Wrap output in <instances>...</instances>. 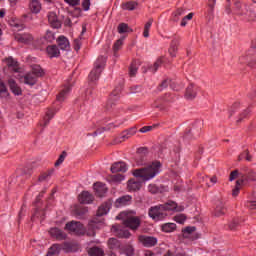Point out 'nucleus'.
I'll return each mask as SVG.
<instances>
[{"instance_id":"c85d7f7f","label":"nucleus","mask_w":256,"mask_h":256,"mask_svg":"<svg viewBox=\"0 0 256 256\" xmlns=\"http://www.w3.org/2000/svg\"><path fill=\"white\" fill-rule=\"evenodd\" d=\"M138 70H139V61L135 60L132 62L129 68L130 77H135V75H137Z\"/></svg>"},{"instance_id":"a878e982","label":"nucleus","mask_w":256,"mask_h":256,"mask_svg":"<svg viewBox=\"0 0 256 256\" xmlns=\"http://www.w3.org/2000/svg\"><path fill=\"white\" fill-rule=\"evenodd\" d=\"M47 53L49 55V57H59V48L57 47V45H51L47 47Z\"/></svg>"},{"instance_id":"e433bc0d","label":"nucleus","mask_w":256,"mask_h":256,"mask_svg":"<svg viewBox=\"0 0 256 256\" xmlns=\"http://www.w3.org/2000/svg\"><path fill=\"white\" fill-rule=\"evenodd\" d=\"M31 73H33L36 76V78L43 77V69L39 65L32 66Z\"/></svg>"},{"instance_id":"ea45409f","label":"nucleus","mask_w":256,"mask_h":256,"mask_svg":"<svg viewBox=\"0 0 256 256\" xmlns=\"http://www.w3.org/2000/svg\"><path fill=\"white\" fill-rule=\"evenodd\" d=\"M225 211V206H223V203H220L215 209L216 217H221V215H225Z\"/></svg>"},{"instance_id":"bf43d9fd","label":"nucleus","mask_w":256,"mask_h":256,"mask_svg":"<svg viewBox=\"0 0 256 256\" xmlns=\"http://www.w3.org/2000/svg\"><path fill=\"white\" fill-rule=\"evenodd\" d=\"M238 225H239V221L234 220L232 223L229 224V228H230L232 231H235V229H237Z\"/></svg>"},{"instance_id":"de8ad7c7","label":"nucleus","mask_w":256,"mask_h":256,"mask_svg":"<svg viewBox=\"0 0 256 256\" xmlns=\"http://www.w3.org/2000/svg\"><path fill=\"white\" fill-rule=\"evenodd\" d=\"M65 157H67V152H62V155H60L58 160L55 162V167H59V165L65 161Z\"/></svg>"},{"instance_id":"69168bd1","label":"nucleus","mask_w":256,"mask_h":256,"mask_svg":"<svg viewBox=\"0 0 256 256\" xmlns=\"http://www.w3.org/2000/svg\"><path fill=\"white\" fill-rule=\"evenodd\" d=\"M47 177H49V174L43 173L39 176V181H46Z\"/></svg>"},{"instance_id":"4d7b16f0","label":"nucleus","mask_w":256,"mask_h":256,"mask_svg":"<svg viewBox=\"0 0 256 256\" xmlns=\"http://www.w3.org/2000/svg\"><path fill=\"white\" fill-rule=\"evenodd\" d=\"M153 130V126H144L139 131L140 133H149V131Z\"/></svg>"},{"instance_id":"2f4dec72","label":"nucleus","mask_w":256,"mask_h":256,"mask_svg":"<svg viewBox=\"0 0 256 256\" xmlns=\"http://www.w3.org/2000/svg\"><path fill=\"white\" fill-rule=\"evenodd\" d=\"M175 229H177V224L175 223H166L162 225V231H164V233H172Z\"/></svg>"},{"instance_id":"680f3d73","label":"nucleus","mask_w":256,"mask_h":256,"mask_svg":"<svg viewBox=\"0 0 256 256\" xmlns=\"http://www.w3.org/2000/svg\"><path fill=\"white\" fill-rule=\"evenodd\" d=\"M237 175H239V171L237 170L232 171L229 177V181H235V178L237 177Z\"/></svg>"},{"instance_id":"f3484780","label":"nucleus","mask_w":256,"mask_h":256,"mask_svg":"<svg viewBox=\"0 0 256 256\" xmlns=\"http://www.w3.org/2000/svg\"><path fill=\"white\" fill-rule=\"evenodd\" d=\"M94 191L97 197H103L107 193V186L105 184L98 182L94 184Z\"/></svg>"},{"instance_id":"8fccbe9b","label":"nucleus","mask_w":256,"mask_h":256,"mask_svg":"<svg viewBox=\"0 0 256 256\" xmlns=\"http://www.w3.org/2000/svg\"><path fill=\"white\" fill-rule=\"evenodd\" d=\"M195 227L189 226L184 229V237H187V235H191V233H195Z\"/></svg>"},{"instance_id":"bb28decb","label":"nucleus","mask_w":256,"mask_h":256,"mask_svg":"<svg viewBox=\"0 0 256 256\" xmlns=\"http://www.w3.org/2000/svg\"><path fill=\"white\" fill-rule=\"evenodd\" d=\"M29 7L32 13H39V11H41V2H39L38 0H32Z\"/></svg>"},{"instance_id":"7c9ffc66","label":"nucleus","mask_w":256,"mask_h":256,"mask_svg":"<svg viewBox=\"0 0 256 256\" xmlns=\"http://www.w3.org/2000/svg\"><path fill=\"white\" fill-rule=\"evenodd\" d=\"M122 251L124 255H127V256L135 255V248H133V245L131 244H126L125 246H123Z\"/></svg>"},{"instance_id":"ddd939ff","label":"nucleus","mask_w":256,"mask_h":256,"mask_svg":"<svg viewBox=\"0 0 256 256\" xmlns=\"http://www.w3.org/2000/svg\"><path fill=\"white\" fill-rule=\"evenodd\" d=\"M78 201L83 204L93 203V194L89 193L88 191H83L78 196Z\"/></svg>"},{"instance_id":"1a4fd4ad","label":"nucleus","mask_w":256,"mask_h":256,"mask_svg":"<svg viewBox=\"0 0 256 256\" xmlns=\"http://www.w3.org/2000/svg\"><path fill=\"white\" fill-rule=\"evenodd\" d=\"M138 241L144 245V247H155L157 245V239L153 236L140 235Z\"/></svg>"},{"instance_id":"09e8293b","label":"nucleus","mask_w":256,"mask_h":256,"mask_svg":"<svg viewBox=\"0 0 256 256\" xmlns=\"http://www.w3.org/2000/svg\"><path fill=\"white\" fill-rule=\"evenodd\" d=\"M183 14V8H179L173 15V21H179V17Z\"/></svg>"},{"instance_id":"dca6fc26","label":"nucleus","mask_w":256,"mask_h":256,"mask_svg":"<svg viewBox=\"0 0 256 256\" xmlns=\"http://www.w3.org/2000/svg\"><path fill=\"white\" fill-rule=\"evenodd\" d=\"M197 91H198L197 86L193 85V84H190L186 88V93H185L186 99H195V97H197Z\"/></svg>"},{"instance_id":"412c9836","label":"nucleus","mask_w":256,"mask_h":256,"mask_svg":"<svg viewBox=\"0 0 256 256\" xmlns=\"http://www.w3.org/2000/svg\"><path fill=\"white\" fill-rule=\"evenodd\" d=\"M57 43L60 49H62V51H69L70 46H69V39H67V37L65 36L58 37Z\"/></svg>"},{"instance_id":"393cba45","label":"nucleus","mask_w":256,"mask_h":256,"mask_svg":"<svg viewBox=\"0 0 256 256\" xmlns=\"http://www.w3.org/2000/svg\"><path fill=\"white\" fill-rule=\"evenodd\" d=\"M108 246H109V249H111L112 251H117V249L121 248V243L119 242V240L115 238H110L108 240Z\"/></svg>"},{"instance_id":"b1692460","label":"nucleus","mask_w":256,"mask_h":256,"mask_svg":"<svg viewBox=\"0 0 256 256\" xmlns=\"http://www.w3.org/2000/svg\"><path fill=\"white\" fill-rule=\"evenodd\" d=\"M8 85H9L12 93H14V95H21V93H22L21 87H19V85H17V82H15V80L9 79Z\"/></svg>"},{"instance_id":"5701e85b","label":"nucleus","mask_w":256,"mask_h":256,"mask_svg":"<svg viewBox=\"0 0 256 256\" xmlns=\"http://www.w3.org/2000/svg\"><path fill=\"white\" fill-rule=\"evenodd\" d=\"M71 93V86L64 87L57 96V101L60 103L67 99V96Z\"/></svg>"},{"instance_id":"0e129e2a","label":"nucleus","mask_w":256,"mask_h":256,"mask_svg":"<svg viewBox=\"0 0 256 256\" xmlns=\"http://www.w3.org/2000/svg\"><path fill=\"white\" fill-rule=\"evenodd\" d=\"M46 39L47 41H51L52 39H55V35L53 34V32H47Z\"/></svg>"},{"instance_id":"f8f14e48","label":"nucleus","mask_w":256,"mask_h":256,"mask_svg":"<svg viewBox=\"0 0 256 256\" xmlns=\"http://www.w3.org/2000/svg\"><path fill=\"white\" fill-rule=\"evenodd\" d=\"M127 171V164L123 161L115 162L111 166L112 173H125Z\"/></svg>"},{"instance_id":"6e6d98bb","label":"nucleus","mask_w":256,"mask_h":256,"mask_svg":"<svg viewBox=\"0 0 256 256\" xmlns=\"http://www.w3.org/2000/svg\"><path fill=\"white\" fill-rule=\"evenodd\" d=\"M82 7L84 11H89V8L91 7V0H83Z\"/></svg>"},{"instance_id":"473e14b6","label":"nucleus","mask_w":256,"mask_h":256,"mask_svg":"<svg viewBox=\"0 0 256 256\" xmlns=\"http://www.w3.org/2000/svg\"><path fill=\"white\" fill-rule=\"evenodd\" d=\"M55 117V110L49 109L46 112V116L44 117V127H47L49 125V121H51Z\"/></svg>"},{"instance_id":"a211bd4d","label":"nucleus","mask_w":256,"mask_h":256,"mask_svg":"<svg viewBox=\"0 0 256 256\" xmlns=\"http://www.w3.org/2000/svg\"><path fill=\"white\" fill-rule=\"evenodd\" d=\"M49 233L51 237H54L55 239H58L60 241L67 237V234H65V232L61 231V229L59 228H52L50 229Z\"/></svg>"},{"instance_id":"5fc2aeb1","label":"nucleus","mask_w":256,"mask_h":256,"mask_svg":"<svg viewBox=\"0 0 256 256\" xmlns=\"http://www.w3.org/2000/svg\"><path fill=\"white\" fill-rule=\"evenodd\" d=\"M11 26L14 27V29H16L17 31H21L23 29V24L13 21L11 22Z\"/></svg>"},{"instance_id":"72a5a7b5","label":"nucleus","mask_w":256,"mask_h":256,"mask_svg":"<svg viewBox=\"0 0 256 256\" xmlns=\"http://www.w3.org/2000/svg\"><path fill=\"white\" fill-rule=\"evenodd\" d=\"M88 253L90 256H103L104 255L103 249H101L99 247L90 248Z\"/></svg>"},{"instance_id":"20e7f679","label":"nucleus","mask_w":256,"mask_h":256,"mask_svg":"<svg viewBox=\"0 0 256 256\" xmlns=\"http://www.w3.org/2000/svg\"><path fill=\"white\" fill-rule=\"evenodd\" d=\"M105 63H107V58L105 56H100L96 60L94 64V69L90 72L88 79L90 83H95V81L99 80V76L101 75V71L105 67Z\"/></svg>"},{"instance_id":"052dcab7","label":"nucleus","mask_w":256,"mask_h":256,"mask_svg":"<svg viewBox=\"0 0 256 256\" xmlns=\"http://www.w3.org/2000/svg\"><path fill=\"white\" fill-rule=\"evenodd\" d=\"M74 49L75 51H79L81 49V40L79 39L74 40Z\"/></svg>"},{"instance_id":"864d4df0","label":"nucleus","mask_w":256,"mask_h":256,"mask_svg":"<svg viewBox=\"0 0 256 256\" xmlns=\"http://www.w3.org/2000/svg\"><path fill=\"white\" fill-rule=\"evenodd\" d=\"M249 115V109L244 110L241 114L239 119L237 120L236 123H241V121H243V119H245L247 116Z\"/></svg>"},{"instance_id":"4be33fe9","label":"nucleus","mask_w":256,"mask_h":256,"mask_svg":"<svg viewBox=\"0 0 256 256\" xmlns=\"http://www.w3.org/2000/svg\"><path fill=\"white\" fill-rule=\"evenodd\" d=\"M129 203H131V196H122L115 201V207H125V205H129Z\"/></svg>"},{"instance_id":"37998d69","label":"nucleus","mask_w":256,"mask_h":256,"mask_svg":"<svg viewBox=\"0 0 256 256\" xmlns=\"http://www.w3.org/2000/svg\"><path fill=\"white\" fill-rule=\"evenodd\" d=\"M123 46V40L119 39L114 43L113 46V51H114V57H118L117 51H119V49H121V47Z\"/></svg>"},{"instance_id":"338daca9","label":"nucleus","mask_w":256,"mask_h":256,"mask_svg":"<svg viewBox=\"0 0 256 256\" xmlns=\"http://www.w3.org/2000/svg\"><path fill=\"white\" fill-rule=\"evenodd\" d=\"M242 157H244L246 159V161H251V156L249 155V152L248 151H245L243 154H242Z\"/></svg>"},{"instance_id":"f03ea898","label":"nucleus","mask_w":256,"mask_h":256,"mask_svg":"<svg viewBox=\"0 0 256 256\" xmlns=\"http://www.w3.org/2000/svg\"><path fill=\"white\" fill-rule=\"evenodd\" d=\"M167 211H183V207L178 208L177 203L168 201L165 204L152 206L148 211V215L154 221H161V219L167 217Z\"/></svg>"},{"instance_id":"423d86ee","label":"nucleus","mask_w":256,"mask_h":256,"mask_svg":"<svg viewBox=\"0 0 256 256\" xmlns=\"http://www.w3.org/2000/svg\"><path fill=\"white\" fill-rule=\"evenodd\" d=\"M119 95H121V87L116 88L111 93L109 100L105 106L106 111H111L115 107V101H119Z\"/></svg>"},{"instance_id":"58836bf2","label":"nucleus","mask_w":256,"mask_h":256,"mask_svg":"<svg viewBox=\"0 0 256 256\" xmlns=\"http://www.w3.org/2000/svg\"><path fill=\"white\" fill-rule=\"evenodd\" d=\"M241 185H243V180H237L236 181V186L232 190L233 197H237V195H239V191H241Z\"/></svg>"},{"instance_id":"49530a36","label":"nucleus","mask_w":256,"mask_h":256,"mask_svg":"<svg viewBox=\"0 0 256 256\" xmlns=\"http://www.w3.org/2000/svg\"><path fill=\"white\" fill-rule=\"evenodd\" d=\"M186 219L187 217H185V214H178L174 217V221H176V223H180V225H183Z\"/></svg>"},{"instance_id":"f704fd0d","label":"nucleus","mask_w":256,"mask_h":256,"mask_svg":"<svg viewBox=\"0 0 256 256\" xmlns=\"http://www.w3.org/2000/svg\"><path fill=\"white\" fill-rule=\"evenodd\" d=\"M137 2L135 1H129L123 4V9L126 11H134V9H137Z\"/></svg>"},{"instance_id":"6e6552de","label":"nucleus","mask_w":256,"mask_h":256,"mask_svg":"<svg viewBox=\"0 0 256 256\" xmlns=\"http://www.w3.org/2000/svg\"><path fill=\"white\" fill-rule=\"evenodd\" d=\"M18 79L20 83L30 85L31 87L37 83V76L32 72H28L26 75L18 77Z\"/></svg>"},{"instance_id":"4468645a","label":"nucleus","mask_w":256,"mask_h":256,"mask_svg":"<svg viewBox=\"0 0 256 256\" xmlns=\"http://www.w3.org/2000/svg\"><path fill=\"white\" fill-rule=\"evenodd\" d=\"M5 63L14 73H19L21 70V68H19V62L13 59V57L6 58Z\"/></svg>"},{"instance_id":"cd10ccee","label":"nucleus","mask_w":256,"mask_h":256,"mask_svg":"<svg viewBox=\"0 0 256 256\" xmlns=\"http://www.w3.org/2000/svg\"><path fill=\"white\" fill-rule=\"evenodd\" d=\"M136 133H137V129L136 128H131L129 130H125L121 134V140L120 141H125V139H129V137H133V135H135Z\"/></svg>"},{"instance_id":"603ef678","label":"nucleus","mask_w":256,"mask_h":256,"mask_svg":"<svg viewBox=\"0 0 256 256\" xmlns=\"http://www.w3.org/2000/svg\"><path fill=\"white\" fill-rule=\"evenodd\" d=\"M171 84V81L169 80H164L158 87L159 91H163V89H167V87Z\"/></svg>"},{"instance_id":"9d476101","label":"nucleus","mask_w":256,"mask_h":256,"mask_svg":"<svg viewBox=\"0 0 256 256\" xmlns=\"http://www.w3.org/2000/svg\"><path fill=\"white\" fill-rule=\"evenodd\" d=\"M173 101V96L171 94H166L164 99H158L153 103V107L163 111L165 109V103H171Z\"/></svg>"},{"instance_id":"c756f323","label":"nucleus","mask_w":256,"mask_h":256,"mask_svg":"<svg viewBox=\"0 0 256 256\" xmlns=\"http://www.w3.org/2000/svg\"><path fill=\"white\" fill-rule=\"evenodd\" d=\"M177 47H179V40H177V39L172 40L170 49H169V53H170L171 57L176 56Z\"/></svg>"},{"instance_id":"0eeeda50","label":"nucleus","mask_w":256,"mask_h":256,"mask_svg":"<svg viewBox=\"0 0 256 256\" xmlns=\"http://www.w3.org/2000/svg\"><path fill=\"white\" fill-rule=\"evenodd\" d=\"M112 233H115L116 237H120L122 239H129V237H131L129 230L121 227L120 225L112 226Z\"/></svg>"},{"instance_id":"2eb2a0df","label":"nucleus","mask_w":256,"mask_h":256,"mask_svg":"<svg viewBox=\"0 0 256 256\" xmlns=\"http://www.w3.org/2000/svg\"><path fill=\"white\" fill-rule=\"evenodd\" d=\"M15 39L18 41V43H24L27 45L33 41V36H31L29 33L16 34Z\"/></svg>"},{"instance_id":"7ed1b4c3","label":"nucleus","mask_w":256,"mask_h":256,"mask_svg":"<svg viewBox=\"0 0 256 256\" xmlns=\"http://www.w3.org/2000/svg\"><path fill=\"white\" fill-rule=\"evenodd\" d=\"M116 219H122L123 224L126 227H129V229H132L133 231H135V229H139V226L141 225V220L136 217L133 216L131 213L128 212H122L120 213Z\"/></svg>"},{"instance_id":"a18cd8bd","label":"nucleus","mask_w":256,"mask_h":256,"mask_svg":"<svg viewBox=\"0 0 256 256\" xmlns=\"http://www.w3.org/2000/svg\"><path fill=\"white\" fill-rule=\"evenodd\" d=\"M111 180L114 181V183H121V181L125 180V176L123 174H114L111 176Z\"/></svg>"},{"instance_id":"c9c22d12","label":"nucleus","mask_w":256,"mask_h":256,"mask_svg":"<svg viewBox=\"0 0 256 256\" xmlns=\"http://www.w3.org/2000/svg\"><path fill=\"white\" fill-rule=\"evenodd\" d=\"M61 251V246L59 244H54L48 251L47 256H55Z\"/></svg>"},{"instance_id":"4c0bfd02","label":"nucleus","mask_w":256,"mask_h":256,"mask_svg":"<svg viewBox=\"0 0 256 256\" xmlns=\"http://www.w3.org/2000/svg\"><path fill=\"white\" fill-rule=\"evenodd\" d=\"M0 97L7 98L9 97V91L7 90V86L0 80Z\"/></svg>"},{"instance_id":"9b49d317","label":"nucleus","mask_w":256,"mask_h":256,"mask_svg":"<svg viewBox=\"0 0 256 256\" xmlns=\"http://www.w3.org/2000/svg\"><path fill=\"white\" fill-rule=\"evenodd\" d=\"M48 21L54 29H59V27H61V20L57 17V13L53 11L48 13Z\"/></svg>"},{"instance_id":"e2e57ef3","label":"nucleus","mask_w":256,"mask_h":256,"mask_svg":"<svg viewBox=\"0 0 256 256\" xmlns=\"http://www.w3.org/2000/svg\"><path fill=\"white\" fill-rule=\"evenodd\" d=\"M246 207H248V209H256V201L247 202Z\"/></svg>"},{"instance_id":"79ce46f5","label":"nucleus","mask_w":256,"mask_h":256,"mask_svg":"<svg viewBox=\"0 0 256 256\" xmlns=\"http://www.w3.org/2000/svg\"><path fill=\"white\" fill-rule=\"evenodd\" d=\"M129 31H132L131 28H129V25L125 24V23H121L118 26V33L122 34V33H129Z\"/></svg>"},{"instance_id":"c03bdc74","label":"nucleus","mask_w":256,"mask_h":256,"mask_svg":"<svg viewBox=\"0 0 256 256\" xmlns=\"http://www.w3.org/2000/svg\"><path fill=\"white\" fill-rule=\"evenodd\" d=\"M162 64L163 60L158 59L153 66L149 67V71H151V73H157V69H159V67H161Z\"/></svg>"},{"instance_id":"39448f33","label":"nucleus","mask_w":256,"mask_h":256,"mask_svg":"<svg viewBox=\"0 0 256 256\" xmlns=\"http://www.w3.org/2000/svg\"><path fill=\"white\" fill-rule=\"evenodd\" d=\"M65 229L74 235H85V227L81 222L72 221L67 223Z\"/></svg>"},{"instance_id":"aec40b11","label":"nucleus","mask_w":256,"mask_h":256,"mask_svg":"<svg viewBox=\"0 0 256 256\" xmlns=\"http://www.w3.org/2000/svg\"><path fill=\"white\" fill-rule=\"evenodd\" d=\"M111 209V201L103 203L97 211L98 217H103V215H107L109 213V210Z\"/></svg>"},{"instance_id":"f257e3e1","label":"nucleus","mask_w":256,"mask_h":256,"mask_svg":"<svg viewBox=\"0 0 256 256\" xmlns=\"http://www.w3.org/2000/svg\"><path fill=\"white\" fill-rule=\"evenodd\" d=\"M160 168H161V163L154 162L140 169H135L133 171V175L137 179H142V181H150V179H153L157 175H159ZM136 178L130 179L128 181L129 191H139V189H141V181H138Z\"/></svg>"},{"instance_id":"a19ab883","label":"nucleus","mask_w":256,"mask_h":256,"mask_svg":"<svg viewBox=\"0 0 256 256\" xmlns=\"http://www.w3.org/2000/svg\"><path fill=\"white\" fill-rule=\"evenodd\" d=\"M153 25V19H150L144 26V32L143 37H149V31L151 29V26Z\"/></svg>"},{"instance_id":"774afa93","label":"nucleus","mask_w":256,"mask_h":256,"mask_svg":"<svg viewBox=\"0 0 256 256\" xmlns=\"http://www.w3.org/2000/svg\"><path fill=\"white\" fill-rule=\"evenodd\" d=\"M139 91H141L140 86H134L131 88V93H139Z\"/></svg>"},{"instance_id":"13d9d810","label":"nucleus","mask_w":256,"mask_h":256,"mask_svg":"<svg viewBox=\"0 0 256 256\" xmlns=\"http://www.w3.org/2000/svg\"><path fill=\"white\" fill-rule=\"evenodd\" d=\"M65 3H68V5H72V7H75L76 5H79L81 0H64Z\"/></svg>"},{"instance_id":"6ab92c4d","label":"nucleus","mask_w":256,"mask_h":256,"mask_svg":"<svg viewBox=\"0 0 256 256\" xmlns=\"http://www.w3.org/2000/svg\"><path fill=\"white\" fill-rule=\"evenodd\" d=\"M145 155H147V148H139L137 150V156H136L137 165H143V163H145Z\"/></svg>"},{"instance_id":"3c124183","label":"nucleus","mask_w":256,"mask_h":256,"mask_svg":"<svg viewBox=\"0 0 256 256\" xmlns=\"http://www.w3.org/2000/svg\"><path fill=\"white\" fill-rule=\"evenodd\" d=\"M148 191H149V193L155 194L159 191V188L155 184H149Z\"/></svg>"}]
</instances>
